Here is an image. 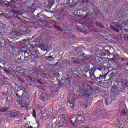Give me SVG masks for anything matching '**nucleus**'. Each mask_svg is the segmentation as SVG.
Segmentation results:
<instances>
[{
  "mask_svg": "<svg viewBox=\"0 0 128 128\" xmlns=\"http://www.w3.org/2000/svg\"><path fill=\"white\" fill-rule=\"evenodd\" d=\"M77 14L81 18L76 23V28L78 30H84V26H86L88 30L92 28L94 26V22H92V14L90 10L84 11L82 10H78L77 12Z\"/></svg>",
  "mask_w": 128,
  "mask_h": 128,
  "instance_id": "obj_1",
  "label": "nucleus"
},
{
  "mask_svg": "<svg viewBox=\"0 0 128 128\" xmlns=\"http://www.w3.org/2000/svg\"><path fill=\"white\" fill-rule=\"evenodd\" d=\"M31 48L33 51L28 50H23L22 52L24 54V56H20V59L22 62H26L28 58L30 56L32 60H34L36 56H38V45L36 44V42H33L31 46Z\"/></svg>",
  "mask_w": 128,
  "mask_h": 128,
  "instance_id": "obj_2",
  "label": "nucleus"
},
{
  "mask_svg": "<svg viewBox=\"0 0 128 128\" xmlns=\"http://www.w3.org/2000/svg\"><path fill=\"white\" fill-rule=\"evenodd\" d=\"M94 96H96V92L92 88L90 90H86L83 94V96L86 98V102H92L94 100Z\"/></svg>",
  "mask_w": 128,
  "mask_h": 128,
  "instance_id": "obj_3",
  "label": "nucleus"
},
{
  "mask_svg": "<svg viewBox=\"0 0 128 128\" xmlns=\"http://www.w3.org/2000/svg\"><path fill=\"white\" fill-rule=\"evenodd\" d=\"M103 54H98V56L95 55L94 60L96 64H100L102 60V58L100 56H106V54H110V52L108 50H104Z\"/></svg>",
  "mask_w": 128,
  "mask_h": 128,
  "instance_id": "obj_4",
  "label": "nucleus"
},
{
  "mask_svg": "<svg viewBox=\"0 0 128 128\" xmlns=\"http://www.w3.org/2000/svg\"><path fill=\"white\" fill-rule=\"evenodd\" d=\"M108 74V73L106 74H100L99 76H94L96 82H104L106 80V76Z\"/></svg>",
  "mask_w": 128,
  "mask_h": 128,
  "instance_id": "obj_5",
  "label": "nucleus"
},
{
  "mask_svg": "<svg viewBox=\"0 0 128 128\" xmlns=\"http://www.w3.org/2000/svg\"><path fill=\"white\" fill-rule=\"evenodd\" d=\"M26 72V70L24 69L22 67H19L17 70L16 74L18 76H24Z\"/></svg>",
  "mask_w": 128,
  "mask_h": 128,
  "instance_id": "obj_6",
  "label": "nucleus"
},
{
  "mask_svg": "<svg viewBox=\"0 0 128 128\" xmlns=\"http://www.w3.org/2000/svg\"><path fill=\"white\" fill-rule=\"evenodd\" d=\"M80 62H86L88 60V56L85 54H81L78 58Z\"/></svg>",
  "mask_w": 128,
  "mask_h": 128,
  "instance_id": "obj_7",
  "label": "nucleus"
},
{
  "mask_svg": "<svg viewBox=\"0 0 128 128\" xmlns=\"http://www.w3.org/2000/svg\"><path fill=\"white\" fill-rule=\"evenodd\" d=\"M112 94H114L115 96H116V94H118L120 90H118V88L116 86H115L114 87H112Z\"/></svg>",
  "mask_w": 128,
  "mask_h": 128,
  "instance_id": "obj_8",
  "label": "nucleus"
},
{
  "mask_svg": "<svg viewBox=\"0 0 128 128\" xmlns=\"http://www.w3.org/2000/svg\"><path fill=\"white\" fill-rule=\"evenodd\" d=\"M71 124H72V126H74L76 124H78V120H77V116L76 115H73L71 117Z\"/></svg>",
  "mask_w": 128,
  "mask_h": 128,
  "instance_id": "obj_9",
  "label": "nucleus"
},
{
  "mask_svg": "<svg viewBox=\"0 0 128 128\" xmlns=\"http://www.w3.org/2000/svg\"><path fill=\"white\" fill-rule=\"evenodd\" d=\"M94 72H96V70L94 68L90 70L89 72H88L86 74H89L90 76L88 78H92V76H94Z\"/></svg>",
  "mask_w": 128,
  "mask_h": 128,
  "instance_id": "obj_10",
  "label": "nucleus"
},
{
  "mask_svg": "<svg viewBox=\"0 0 128 128\" xmlns=\"http://www.w3.org/2000/svg\"><path fill=\"white\" fill-rule=\"evenodd\" d=\"M20 106L21 108H28V102L26 101L22 102L21 104H20Z\"/></svg>",
  "mask_w": 128,
  "mask_h": 128,
  "instance_id": "obj_11",
  "label": "nucleus"
},
{
  "mask_svg": "<svg viewBox=\"0 0 128 128\" xmlns=\"http://www.w3.org/2000/svg\"><path fill=\"white\" fill-rule=\"evenodd\" d=\"M16 0H12L10 2L9 4V5L12 8H16Z\"/></svg>",
  "mask_w": 128,
  "mask_h": 128,
  "instance_id": "obj_12",
  "label": "nucleus"
},
{
  "mask_svg": "<svg viewBox=\"0 0 128 128\" xmlns=\"http://www.w3.org/2000/svg\"><path fill=\"white\" fill-rule=\"evenodd\" d=\"M77 124H80L81 122H82V120H84L82 116V115H77Z\"/></svg>",
  "mask_w": 128,
  "mask_h": 128,
  "instance_id": "obj_13",
  "label": "nucleus"
},
{
  "mask_svg": "<svg viewBox=\"0 0 128 128\" xmlns=\"http://www.w3.org/2000/svg\"><path fill=\"white\" fill-rule=\"evenodd\" d=\"M3 84H8L10 82V80L8 78H3L2 80Z\"/></svg>",
  "mask_w": 128,
  "mask_h": 128,
  "instance_id": "obj_14",
  "label": "nucleus"
},
{
  "mask_svg": "<svg viewBox=\"0 0 128 128\" xmlns=\"http://www.w3.org/2000/svg\"><path fill=\"white\" fill-rule=\"evenodd\" d=\"M13 99L12 96H9L7 98V99L6 100V104H10V102H12Z\"/></svg>",
  "mask_w": 128,
  "mask_h": 128,
  "instance_id": "obj_15",
  "label": "nucleus"
},
{
  "mask_svg": "<svg viewBox=\"0 0 128 128\" xmlns=\"http://www.w3.org/2000/svg\"><path fill=\"white\" fill-rule=\"evenodd\" d=\"M46 58L48 59V60L50 62H54V58L52 57V56H47L46 57Z\"/></svg>",
  "mask_w": 128,
  "mask_h": 128,
  "instance_id": "obj_16",
  "label": "nucleus"
},
{
  "mask_svg": "<svg viewBox=\"0 0 128 128\" xmlns=\"http://www.w3.org/2000/svg\"><path fill=\"white\" fill-rule=\"evenodd\" d=\"M96 26L98 28H104V26L102 25V24L100 22H97L96 23Z\"/></svg>",
  "mask_w": 128,
  "mask_h": 128,
  "instance_id": "obj_17",
  "label": "nucleus"
},
{
  "mask_svg": "<svg viewBox=\"0 0 128 128\" xmlns=\"http://www.w3.org/2000/svg\"><path fill=\"white\" fill-rule=\"evenodd\" d=\"M110 28H111V30H114V32H120V30H118L112 26H110Z\"/></svg>",
  "mask_w": 128,
  "mask_h": 128,
  "instance_id": "obj_18",
  "label": "nucleus"
},
{
  "mask_svg": "<svg viewBox=\"0 0 128 128\" xmlns=\"http://www.w3.org/2000/svg\"><path fill=\"white\" fill-rule=\"evenodd\" d=\"M8 108H2L0 110V112H8Z\"/></svg>",
  "mask_w": 128,
  "mask_h": 128,
  "instance_id": "obj_19",
  "label": "nucleus"
},
{
  "mask_svg": "<svg viewBox=\"0 0 128 128\" xmlns=\"http://www.w3.org/2000/svg\"><path fill=\"white\" fill-rule=\"evenodd\" d=\"M12 90H14V92H16L18 90V86L15 84L14 86H12Z\"/></svg>",
  "mask_w": 128,
  "mask_h": 128,
  "instance_id": "obj_20",
  "label": "nucleus"
},
{
  "mask_svg": "<svg viewBox=\"0 0 128 128\" xmlns=\"http://www.w3.org/2000/svg\"><path fill=\"white\" fill-rule=\"evenodd\" d=\"M33 118H36V112L35 110H33V112L32 114Z\"/></svg>",
  "mask_w": 128,
  "mask_h": 128,
  "instance_id": "obj_21",
  "label": "nucleus"
},
{
  "mask_svg": "<svg viewBox=\"0 0 128 128\" xmlns=\"http://www.w3.org/2000/svg\"><path fill=\"white\" fill-rule=\"evenodd\" d=\"M68 102L70 104V108H72V110H74V105L72 104V102H70V100H68Z\"/></svg>",
  "mask_w": 128,
  "mask_h": 128,
  "instance_id": "obj_22",
  "label": "nucleus"
},
{
  "mask_svg": "<svg viewBox=\"0 0 128 128\" xmlns=\"http://www.w3.org/2000/svg\"><path fill=\"white\" fill-rule=\"evenodd\" d=\"M18 116V113L16 112H12L11 114V118H15V116Z\"/></svg>",
  "mask_w": 128,
  "mask_h": 128,
  "instance_id": "obj_23",
  "label": "nucleus"
},
{
  "mask_svg": "<svg viewBox=\"0 0 128 128\" xmlns=\"http://www.w3.org/2000/svg\"><path fill=\"white\" fill-rule=\"evenodd\" d=\"M66 114H62L60 115V118H62V120H66Z\"/></svg>",
  "mask_w": 128,
  "mask_h": 128,
  "instance_id": "obj_24",
  "label": "nucleus"
},
{
  "mask_svg": "<svg viewBox=\"0 0 128 128\" xmlns=\"http://www.w3.org/2000/svg\"><path fill=\"white\" fill-rule=\"evenodd\" d=\"M54 28L56 30H59V32H64V30L58 26H54Z\"/></svg>",
  "mask_w": 128,
  "mask_h": 128,
  "instance_id": "obj_25",
  "label": "nucleus"
},
{
  "mask_svg": "<svg viewBox=\"0 0 128 128\" xmlns=\"http://www.w3.org/2000/svg\"><path fill=\"white\" fill-rule=\"evenodd\" d=\"M22 78V76H18V80H19L20 82H21L24 83V79H22V78Z\"/></svg>",
  "mask_w": 128,
  "mask_h": 128,
  "instance_id": "obj_26",
  "label": "nucleus"
},
{
  "mask_svg": "<svg viewBox=\"0 0 128 128\" xmlns=\"http://www.w3.org/2000/svg\"><path fill=\"white\" fill-rule=\"evenodd\" d=\"M12 12L14 14H20L18 11H16V10H12Z\"/></svg>",
  "mask_w": 128,
  "mask_h": 128,
  "instance_id": "obj_27",
  "label": "nucleus"
},
{
  "mask_svg": "<svg viewBox=\"0 0 128 128\" xmlns=\"http://www.w3.org/2000/svg\"><path fill=\"white\" fill-rule=\"evenodd\" d=\"M122 114H123V116L126 115V110H122Z\"/></svg>",
  "mask_w": 128,
  "mask_h": 128,
  "instance_id": "obj_28",
  "label": "nucleus"
},
{
  "mask_svg": "<svg viewBox=\"0 0 128 128\" xmlns=\"http://www.w3.org/2000/svg\"><path fill=\"white\" fill-rule=\"evenodd\" d=\"M82 3L83 4H88V0H83Z\"/></svg>",
  "mask_w": 128,
  "mask_h": 128,
  "instance_id": "obj_29",
  "label": "nucleus"
},
{
  "mask_svg": "<svg viewBox=\"0 0 128 128\" xmlns=\"http://www.w3.org/2000/svg\"><path fill=\"white\" fill-rule=\"evenodd\" d=\"M117 16H124V14L120 12L119 13L117 14Z\"/></svg>",
  "mask_w": 128,
  "mask_h": 128,
  "instance_id": "obj_30",
  "label": "nucleus"
},
{
  "mask_svg": "<svg viewBox=\"0 0 128 128\" xmlns=\"http://www.w3.org/2000/svg\"><path fill=\"white\" fill-rule=\"evenodd\" d=\"M13 34H14L15 36H18V33H16V32H12V33Z\"/></svg>",
  "mask_w": 128,
  "mask_h": 128,
  "instance_id": "obj_31",
  "label": "nucleus"
},
{
  "mask_svg": "<svg viewBox=\"0 0 128 128\" xmlns=\"http://www.w3.org/2000/svg\"><path fill=\"white\" fill-rule=\"evenodd\" d=\"M84 108H88V104H84Z\"/></svg>",
  "mask_w": 128,
  "mask_h": 128,
  "instance_id": "obj_32",
  "label": "nucleus"
},
{
  "mask_svg": "<svg viewBox=\"0 0 128 128\" xmlns=\"http://www.w3.org/2000/svg\"><path fill=\"white\" fill-rule=\"evenodd\" d=\"M97 70H100V72H102V68H98Z\"/></svg>",
  "mask_w": 128,
  "mask_h": 128,
  "instance_id": "obj_33",
  "label": "nucleus"
},
{
  "mask_svg": "<svg viewBox=\"0 0 128 128\" xmlns=\"http://www.w3.org/2000/svg\"><path fill=\"white\" fill-rule=\"evenodd\" d=\"M41 100H42L44 101V98L42 96H41Z\"/></svg>",
  "mask_w": 128,
  "mask_h": 128,
  "instance_id": "obj_34",
  "label": "nucleus"
},
{
  "mask_svg": "<svg viewBox=\"0 0 128 128\" xmlns=\"http://www.w3.org/2000/svg\"><path fill=\"white\" fill-rule=\"evenodd\" d=\"M60 124H64L65 122V121H62V120H61L60 122Z\"/></svg>",
  "mask_w": 128,
  "mask_h": 128,
  "instance_id": "obj_35",
  "label": "nucleus"
},
{
  "mask_svg": "<svg viewBox=\"0 0 128 128\" xmlns=\"http://www.w3.org/2000/svg\"><path fill=\"white\" fill-rule=\"evenodd\" d=\"M74 64H80V62H78V61H74Z\"/></svg>",
  "mask_w": 128,
  "mask_h": 128,
  "instance_id": "obj_36",
  "label": "nucleus"
},
{
  "mask_svg": "<svg viewBox=\"0 0 128 128\" xmlns=\"http://www.w3.org/2000/svg\"><path fill=\"white\" fill-rule=\"evenodd\" d=\"M28 92V90H26V89H24V92Z\"/></svg>",
  "mask_w": 128,
  "mask_h": 128,
  "instance_id": "obj_37",
  "label": "nucleus"
},
{
  "mask_svg": "<svg viewBox=\"0 0 128 128\" xmlns=\"http://www.w3.org/2000/svg\"><path fill=\"white\" fill-rule=\"evenodd\" d=\"M122 62H126V59L122 58Z\"/></svg>",
  "mask_w": 128,
  "mask_h": 128,
  "instance_id": "obj_38",
  "label": "nucleus"
},
{
  "mask_svg": "<svg viewBox=\"0 0 128 128\" xmlns=\"http://www.w3.org/2000/svg\"><path fill=\"white\" fill-rule=\"evenodd\" d=\"M106 100V106H108V100Z\"/></svg>",
  "mask_w": 128,
  "mask_h": 128,
  "instance_id": "obj_39",
  "label": "nucleus"
},
{
  "mask_svg": "<svg viewBox=\"0 0 128 128\" xmlns=\"http://www.w3.org/2000/svg\"><path fill=\"white\" fill-rule=\"evenodd\" d=\"M124 30H126V32H128V29H125Z\"/></svg>",
  "mask_w": 128,
  "mask_h": 128,
  "instance_id": "obj_40",
  "label": "nucleus"
},
{
  "mask_svg": "<svg viewBox=\"0 0 128 128\" xmlns=\"http://www.w3.org/2000/svg\"><path fill=\"white\" fill-rule=\"evenodd\" d=\"M4 72H6L8 70H4Z\"/></svg>",
  "mask_w": 128,
  "mask_h": 128,
  "instance_id": "obj_41",
  "label": "nucleus"
},
{
  "mask_svg": "<svg viewBox=\"0 0 128 128\" xmlns=\"http://www.w3.org/2000/svg\"><path fill=\"white\" fill-rule=\"evenodd\" d=\"M28 128H32V126H30V127H28Z\"/></svg>",
  "mask_w": 128,
  "mask_h": 128,
  "instance_id": "obj_42",
  "label": "nucleus"
},
{
  "mask_svg": "<svg viewBox=\"0 0 128 128\" xmlns=\"http://www.w3.org/2000/svg\"><path fill=\"white\" fill-rule=\"evenodd\" d=\"M17 2H22V0H18Z\"/></svg>",
  "mask_w": 128,
  "mask_h": 128,
  "instance_id": "obj_43",
  "label": "nucleus"
},
{
  "mask_svg": "<svg viewBox=\"0 0 128 128\" xmlns=\"http://www.w3.org/2000/svg\"><path fill=\"white\" fill-rule=\"evenodd\" d=\"M70 2V0H68V2Z\"/></svg>",
  "mask_w": 128,
  "mask_h": 128,
  "instance_id": "obj_44",
  "label": "nucleus"
},
{
  "mask_svg": "<svg viewBox=\"0 0 128 128\" xmlns=\"http://www.w3.org/2000/svg\"><path fill=\"white\" fill-rule=\"evenodd\" d=\"M40 84H42V82H40Z\"/></svg>",
  "mask_w": 128,
  "mask_h": 128,
  "instance_id": "obj_45",
  "label": "nucleus"
},
{
  "mask_svg": "<svg viewBox=\"0 0 128 128\" xmlns=\"http://www.w3.org/2000/svg\"><path fill=\"white\" fill-rule=\"evenodd\" d=\"M72 60H74V58H72Z\"/></svg>",
  "mask_w": 128,
  "mask_h": 128,
  "instance_id": "obj_46",
  "label": "nucleus"
},
{
  "mask_svg": "<svg viewBox=\"0 0 128 128\" xmlns=\"http://www.w3.org/2000/svg\"><path fill=\"white\" fill-rule=\"evenodd\" d=\"M38 126H40V124H38Z\"/></svg>",
  "mask_w": 128,
  "mask_h": 128,
  "instance_id": "obj_47",
  "label": "nucleus"
}]
</instances>
